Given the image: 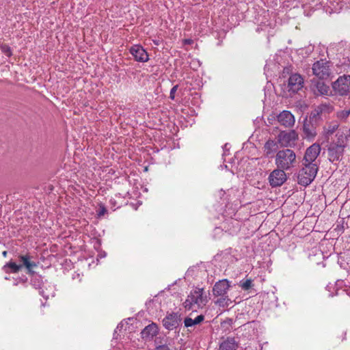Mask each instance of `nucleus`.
Listing matches in <instances>:
<instances>
[{
  "instance_id": "obj_1",
  "label": "nucleus",
  "mask_w": 350,
  "mask_h": 350,
  "mask_svg": "<svg viewBox=\"0 0 350 350\" xmlns=\"http://www.w3.org/2000/svg\"><path fill=\"white\" fill-rule=\"evenodd\" d=\"M336 136L337 140L332 142L327 146L328 159L332 163H337L342 159L345 148L347 145V136L339 133Z\"/></svg>"
},
{
  "instance_id": "obj_2",
  "label": "nucleus",
  "mask_w": 350,
  "mask_h": 350,
  "mask_svg": "<svg viewBox=\"0 0 350 350\" xmlns=\"http://www.w3.org/2000/svg\"><path fill=\"white\" fill-rule=\"evenodd\" d=\"M275 165L284 171H291L297 165L296 154L289 148H284L275 155Z\"/></svg>"
},
{
  "instance_id": "obj_3",
  "label": "nucleus",
  "mask_w": 350,
  "mask_h": 350,
  "mask_svg": "<svg viewBox=\"0 0 350 350\" xmlns=\"http://www.w3.org/2000/svg\"><path fill=\"white\" fill-rule=\"evenodd\" d=\"M230 286V282L227 279L219 280L215 282L213 288V295L219 297L215 301V304L224 308L232 303L227 295Z\"/></svg>"
},
{
  "instance_id": "obj_4",
  "label": "nucleus",
  "mask_w": 350,
  "mask_h": 350,
  "mask_svg": "<svg viewBox=\"0 0 350 350\" xmlns=\"http://www.w3.org/2000/svg\"><path fill=\"white\" fill-rule=\"evenodd\" d=\"M319 170V164L303 163L302 167L297 174L299 185L306 187L315 178Z\"/></svg>"
},
{
  "instance_id": "obj_5",
  "label": "nucleus",
  "mask_w": 350,
  "mask_h": 350,
  "mask_svg": "<svg viewBox=\"0 0 350 350\" xmlns=\"http://www.w3.org/2000/svg\"><path fill=\"white\" fill-rule=\"evenodd\" d=\"M203 292L202 288H196L191 291L183 304L185 309L190 310L195 304L199 308L205 306L208 301L206 297L203 296Z\"/></svg>"
},
{
  "instance_id": "obj_6",
  "label": "nucleus",
  "mask_w": 350,
  "mask_h": 350,
  "mask_svg": "<svg viewBox=\"0 0 350 350\" xmlns=\"http://www.w3.org/2000/svg\"><path fill=\"white\" fill-rule=\"evenodd\" d=\"M329 62L321 59L314 62L312 65V73L319 79H325L330 75Z\"/></svg>"
},
{
  "instance_id": "obj_7",
  "label": "nucleus",
  "mask_w": 350,
  "mask_h": 350,
  "mask_svg": "<svg viewBox=\"0 0 350 350\" xmlns=\"http://www.w3.org/2000/svg\"><path fill=\"white\" fill-rule=\"evenodd\" d=\"M332 88L336 93L343 96L350 91V75H344L332 83Z\"/></svg>"
},
{
  "instance_id": "obj_8",
  "label": "nucleus",
  "mask_w": 350,
  "mask_h": 350,
  "mask_svg": "<svg viewBox=\"0 0 350 350\" xmlns=\"http://www.w3.org/2000/svg\"><path fill=\"white\" fill-rule=\"evenodd\" d=\"M321 150V148L319 144L314 143L310 146H309L305 152L304 158H303V163H309V164H319L317 162V159L319 157Z\"/></svg>"
},
{
  "instance_id": "obj_9",
  "label": "nucleus",
  "mask_w": 350,
  "mask_h": 350,
  "mask_svg": "<svg viewBox=\"0 0 350 350\" xmlns=\"http://www.w3.org/2000/svg\"><path fill=\"white\" fill-rule=\"evenodd\" d=\"M286 171L277 167L273 170L269 177V183L272 187H277L282 185L287 180Z\"/></svg>"
},
{
  "instance_id": "obj_10",
  "label": "nucleus",
  "mask_w": 350,
  "mask_h": 350,
  "mask_svg": "<svg viewBox=\"0 0 350 350\" xmlns=\"http://www.w3.org/2000/svg\"><path fill=\"white\" fill-rule=\"evenodd\" d=\"M180 322V316L177 312L167 313L162 321L163 327L170 331L178 328Z\"/></svg>"
},
{
  "instance_id": "obj_11",
  "label": "nucleus",
  "mask_w": 350,
  "mask_h": 350,
  "mask_svg": "<svg viewBox=\"0 0 350 350\" xmlns=\"http://www.w3.org/2000/svg\"><path fill=\"white\" fill-rule=\"evenodd\" d=\"M129 52L133 56L134 59L139 62H147L149 59L148 54L146 51L139 44L132 46Z\"/></svg>"
},
{
  "instance_id": "obj_12",
  "label": "nucleus",
  "mask_w": 350,
  "mask_h": 350,
  "mask_svg": "<svg viewBox=\"0 0 350 350\" xmlns=\"http://www.w3.org/2000/svg\"><path fill=\"white\" fill-rule=\"evenodd\" d=\"M304 86V79L299 74H293L288 80V92L297 93Z\"/></svg>"
},
{
  "instance_id": "obj_13",
  "label": "nucleus",
  "mask_w": 350,
  "mask_h": 350,
  "mask_svg": "<svg viewBox=\"0 0 350 350\" xmlns=\"http://www.w3.org/2000/svg\"><path fill=\"white\" fill-rule=\"evenodd\" d=\"M323 79H312L311 81V90L316 96L328 95L329 85H326Z\"/></svg>"
},
{
  "instance_id": "obj_14",
  "label": "nucleus",
  "mask_w": 350,
  "mask_h": 350,
  "mask_svg": "<svg viewBox=\"0 0 350 350\" xmlns=\"http://www.w3.org/2000/svg\"><path fill=\"white\" fill-rule=\"evenodd\" d=\"M159 332V327L154 323L146 326L141 332V337L146 341L151 340Z\"/></svg>"
},
{
  "instance_id": "obj_15",
  "label": "nucleus",
  "mask_w": 350,
  "mask_h": 350,
  "mask_svg": "<svg viewBox=\"0 0 350 350\" xmlns=\"http://www.w3.org/2000/svg\"><path fill=\"white\" fill-rule=\"evenodd\" d=\"M263 148L267 158H273L274 154L278 151V142L273 139H269L265 142Z\"/></svg>"
},
{
  "instance_id": "obj_16",
  "label": "nucleus",
  "mask_w": 350,
  "mask_h": 350,
  "mask_svg": "<svg viewBox=\"0 0 350 350\" xmlns=\"http://www.w3.org/2000/svg\"><path fill=\"white\" fill-rule=\"evenodd\" d=\"M278 122L286 127H290L295 124V118L288 111H283L278 116Z\"/></svg>"
},
{
  "instance_id": "obj_17",
  "label": "nucleus",
  "mask_w": 350,
  "mask_h": 350,
  "mask_svg": "<svg viewBox=\"0 0 350 350\" xmlns=\"http://www.w3.org/2000/svg\"><path fill=\"white\" fill-rule=\"evenodd\" d=\"M32 256L29 254L20 255L18 256L19 262L21 264L18 265H23V267H25L27 270V273H33V269L38 266L37 263L34 261H31Z\"/></svg>"
},
{
  "instance_id": "obj_18",
  "label": "nucleus",
  "mask_w": 350,
  "mask_h": 350,
  "mask_svg": "<svg viewBox=\"0 0 350 350\" xmlns=\"http://www.w3.org/2000/svg\"><path fill=\"white\" fill-rule=\"evenodd\" d=\"M303 133L304 137L310 141L314 140L317 135V128L305 121L303 124Z\"/></svg>"
},
{
  "instance_id": "obj_19",
  "label": "nucleus",
  "mask_w": 350,
  "mask_h": 350,
  "mask_svg": "<svg viewBox=\"0 0 350 350\" xmlns=\"http://www.w3.org/2000/svg\"><path fill=\"white\" fill-rule=\"evenodd\" d=\"M339 124L336 121L328 122L323 126V136L324 139L328 141L329 137L338 129Z\"/></svg>"
},
{
  "instance_id": "obj_20",
  "label": "nucleus",
  "mask_w": 350,
  "mask_h": 350,
  "mask_svg": "<svg viewBox=\"0 0 350 350\" xmlns=\"http://www.w3.org/2000/svg\"><path fill=\"white\" fill-rule=\"evenodd\" d=\"M238 343L234 337H228L225 340L221 342L219 350H237Z\"/></svg>"
},
{
  "instance_id": "obj_21",
  "label": "nucleus",
  "mask_w": 350,
  "mask_h": 350,
  "mask_svg": "<svg viewBox=\"0 0 350 350\" xmlns=\"http://www.w3.org/2000/svg\"><path fill=\"white\" fill-rule=\"evenodd\" d=\"M23 268V265H18L14 262H8L2 267V270L6 273H18Z\"/></svg>"
},
{
  "instance_id": "obj_22",
  "label": "nucleus",
  "mask_w": 350,
  "mask_h": 350,
  "mask_svg": "<svg viewBox=\"0 0 350 350\" xmlns=\"http://www.w3.org/2000/svg\"><path fill=\"white\" fill-rule=\"evenodd\" d=\"M31 275V284L36 289H41L43 285L42 278L40 275L36 274L34 271L33 273H29Z\"/></svg>"
},
{
  "instance_id": "obj_23",
  "label": "nucleus",
  "mask_w": 350,
  "mask_h": 350,
  "mask_svg": "<svg viewBox=\"0 0 350 350\" xmlns=\"http://www.w3.org/2000/svg\"><path fill=\"white\" fill-rule=\"evenodd\" d=\"M204 320V316L200 314L197 316L194 319L189 317H186L184 320V324L186 327H191L195 325H198Z\"/></svg>"
},
{
  "instance_id": "obj_24",
  "label": "nucleus",
  "mask_w": 350,
  "mask_h": 350,
  "mask_svg": "<svg viewBox=\"0 0 350 350\" xmlns=\"http://www.w3.org/2000/svg\"><path fill=\"white\" fill-rule=\"evenodd\" d=\"M340 282L337 280L335 284L329 283L326 286V290L329 292V296L333 297L334 295H338V282Z\"/></svg>"
},
{
  "instance_id": "obj_25",
  "label": "nucleus",
  "mask_w": 350,
  "mask_h": 350,
  "mask_svg": "<svg viewBox=\"0 0 350 350\" xmlns=\"http://www.w3.org/2000/svg\"><path fill=\"white\" fill-rule=\"evenodd\" d=\"M315 109L322 114L323 113H329L332 111L333 107L329 104L322 103L317 106Z\"/></svg>"
},
{
  "instance_id": "obj_26",
  "label": "nucleus",
  "mask_w": 350,
  "mask_h": 350,
  "mask_svg": "<svg viewBox=\"0 0 350 350\" xmlns=\"http://www.w3.org/2000/svg\"><path fill=\"white\" fill-rule=\"evenodd\" d=\"M239 286L241 287L242 289L247 291L250 288H251L252 286V280L250 278L247 279L245 280H242L240 281Z\"/></svg>"
},
{
  "instance_id": "obj_27",
  "label": "nucleus",
  "mask_w": 350,
  "mask_h": 350,
  "mask_svg": "<svg viewBox=\"0 0 350 350\" xmlns=\"http://www.w3.org/2000/svg\"><path fill=\"white\" fill-rule=\"evenodd\" d=\"M0 49L1 52L7 57H10L12 55V51L11 47L9 45L6 44H2L0 45Z\"/></svg>"
},
{
  "instance_id": "obj_28",
  "label": "nucleus",
  "mask_w": 350,
  "mask_h": 350,
  "mask_svg": "<svg viewBox=\"0 0 350 350\" xmlns=\"http://www.w3.org/2000/svg\"><path fill=\"white\" fill-rule=\"evenodd\" d=\"M283 137L286 139L287 142H290L291 141L296 140L297 139V135L294 131H292L285 133Z\"/></svg>"
},
{
  "instance_id": "obj_29",
  "label": "nucleus",
  "mask_w": 350,
  "mask_h": 350,
  "mask_svg": "<svg viewBox=\"0 0 350 350\" xmlns=\"http://www.w3.org/2000/svg\"><path fill=\"white\" fill-rule=\"evenodd\" d=\"M322 114L320 113V112H319L318 110H317L316 109H314V110H312L310 113V116H309V118L310 119H314V120H319V121H322V117H321Z\"/></svg>"
},
{
  "instance_id": "obj_30",
  "label": "nucleus",
  "mask_w": 350,
  "mask_h": 350,
  "mask_svg": "<svg viewBox=\"0 0 350 350\" xmlns=\"http://www.w3.org/2000/svg\"><path fill=\"white\" fill-rule=\"evenodd\" d=\"M350 114V109L340 110L337 112V118L344 120L346 119Z\"/></svg>"
},
{
  "instance_id": "obj_31",
  "label": "nucleus",
  "mask_w": 350,
  "mask_h": 350,
  "mask_svg": "<svg viewBox=\"0 0 350 350\" xmlns=\"http://www.w3.org/2000/svg\"><path fill=\"white\" fill-rule=\"evenodd\" d=\"M167 339L163 337H157L154 340L155 347H158L159 345L167 344Z\"/></svg>"
},
{
  "instance_id": "obj_32",
  "label": "nucleus",
  "mask_w": 350,
  "mask_h": 350,
  "mask_svg": "<svg viewBox=\"0 0 350 350\" xmlns=\"http://www.w3.org/2000/svg\"><path fill=\"white\" fill-rule=\"evenodd\" d=\"M304 121L308 122L310 124H312V126H314V127H316V128H317V126H319V125L321 122V121L314 120V119H310V118L308 119L306 118L304 120Z\"/></svg>"
},
{
  "instance_id": "obj_33",
  "label": "nucleus",
  "mask_w": 350,
  "mask_h": 350,
  "mask_svg": "<svg viewBox=\"0 0 350 350\" xmlns=\"http://www.w3.org/2000/svg\"><path fill=\"white\" fill-rule=\"evenodd\" d=\"M178 85H176L172 87V88L170 90V98L172 99V100H174L175 98V93L178 89Z\"/></svg>"
},
{
  "instance_id": "obj_34",
  "label": "nucleus",
  "mask_w": 350,
  "mask_h": 350,
  "mask_svg": "<svg viewBox=\"0 0 350 350\" xmlns=\"http://www.w3.org/2000/svg\"><path fill=\"white\" fill-rule=\"evenodd\" d=\"M153 350H171L167 344L159 345L155 347Z\"/></svg>"
},
{
  "instance_id": "obj_35",
  "label": "nucleus",
  "mask_w": 350,
  "mask_h": 350,
  "mask_svg": "<svg viewBox=\"0 0 350 350\" xmlns=\"http://www.w3.org/2000/svg\"><path fill=\"white\" fill-rule=\"evenodd\" d=\"M107 212V209L105 206H101L98 213V216L103 215Z\"/></svg>"
},
{
  "instance_id": "obj_36",
  "label": "nucleus",
  "mask_w": 350,
  "mask_h": 350,
  "mask_svg": "<svg viewBox=\"0 0 350 350\" xmlns=\"http://www.w3.org/2000/svg\"><path fill=\"white\" fill-rule=\"evenodd\" d=\"M19 282L22 283H25L27 281V278L24 276L18 278Z\"/></svg>"
},
{
  "instance_id": "obj_37",
  "label": "nucleus",
  "mask_w": 350,
  "mask_h": 350,
  "mask_svg": "<svg viewBox=\"0 0 350 350\" xmlns=\"http://www.w3.org/2000/svg\"><path fill=\"white\" fill-rule=\"evenodd\" d=\"M184 42H185V44H189L192 43V40L191 39H186V40H185Z\"/></svg>"
},
{
  "instance_id": "obj_38",
  "label": "nucleus",
  "mask_w": 350,
  "mask_h": 350,
  "mask_svg": "<svg viewBox=\"0 0 350 350\" xmlns=\"http://www.w3.org/2000/svg\"><path fill=\"white\" fill-rule=\"evenodd\" d=\"M7 254H8V252L7 251H3L2 252V255H3V257H6Z\"/></svg>"
},
{
  "instance_id": "obj_39",
  "label": "nucleus",
  "mask_w": 350,
  "mask_h": 350,
  "mask_svg": "<svg viewBox=\"0 0 350 350\" xmlns=\"http://www.w3.org/2000/svg\"><path fill=\"white\" fill-rule=\"evenodd\" d=\"M40 294L41 295H42L43 297H45L44 295V291L42 290V291H40Z\"/></svg>"
},
{
  "instance_id": "obj_40",
  "label": "nucleus",
  "mask_w": 350,
  "mask_h": 350,
  "mask_svg": "<svg viewBox=\"0 0 350 350\" xmlns=\"http://www.w3.org/2000/svg\"><path fill=\"white\" fill-rule=\"evenodd\" d=\"M344 295H345V296H349V297H350V292H349V293H347H347H345Z\"/></svg>"
},
{
  "instance_id": "obj_41",
  "label": "nucleus",
  "mask_w": 350,
  "mask_h": 350,
  "mask_svg": "<svg viewBox=\"0 0 350 350\" xmlns=\"http://www.w3.org/2000/svg\"><path fill=\"white\" fill-rule=\"evenodd\" d=\"M344 335L346 336V333H344ZM345 338V336H344V338H342V340H344Z\"/></svg>"
}]
</instances>
